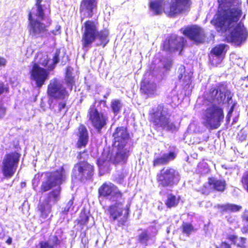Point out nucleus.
<instances>
[{
    "mask_svg": "<svg viewBox=\"0 0 248 248\" xmlns=\"http://www.w3.org/2000/svg\"><path fill=\"white\" fill-rule=\"evenodd\" d=\"M74 198L72 197L68 202H67L63 207L62 208L61 213L63 215H67L70 210L73 209Z\"/></svg>",
    "mask_w": 248,
    "mask_h": 248,
    "instance_id": "41",
    "label": "nucleus"
},
{
    "mask_svg": "<svg viewBox=\"0 0 248 248\" xmlns=\"http://www.w3.org/2000/svg\"><path fill=\"white\" fill-rule=\"evenodd\" d=\"M181 229L182 232L187 236H189L192 232L196 231L192 224L188 222H183L181 226Z\"/></svg>",
    "mask_w": 248,
    "mask_h": 248,
    "instance_id": "36",
    "label": "nucleus"
},
{
    "mask_svg": "<svg viewBox=\"0 0 248 248\" xmlns=\"http://www.w3.org/2000/svg\"><path fill=\"white\" fill-rule=\"evenodd\" d=\"M26 185V183L25 182H22L20 183V187L21 188H24V187H25Z\"/></svg>",
    "mask_w": 248,
    "mask_h": 248,
    "instance_id": "58",
    "label": "nucleus"
},
{
    "mask_svg": "<svg viewBox=\"0 0 248 248\" xmlns=\"http://www.w3.org/2000/svg\"><path fill=\"white\" fill-rule=\"evenodd\" d=\"M51 243L48 241H41L39 243V248H56L60 247L62 239L57 235L52 236Z\"/></svg>",
    "mask_w": 248,
    "mask_h": 248,
    "instance_id": "27",
    "label": "nucleus"
},
{
    "mask_svg": "<svg viewBox=\"0 0 248 248\" xmlns=\"http://www.w3.org/2000/svg\"><path fill=\"white\" fill-rule=\"evenodd\" d=\"M210 99L220 104L223 103L227 97V102H229L232 99L231 92L227 89V85L224 82H220L217 85L216 88H212L209 91Z\"/></svg>",
    "mask_w": 248,
    "mask_h": 248,
    "instance_id": "12",
    "label": "nucleus"
},
{
    "mask_svg": "<svg viewBox=\"0 0 248 248\" xmlns=\"http://www.w3.org/2000/svg\"><path fill=\"white\" fill-rule=\"evenodd\" d=\"M207 184L213 191L221 193L223 192L227 187V183L224 179H217L215 177H209Z\"/></svg>",
    "mask_w": 248,
    "mask_h": 248,
    "instance_id": "26",
    "label": "nucleus"
},
{
    "mask_svg": "<svg viewBox=\"0 0 248 248\" xmlns=\"http://www.w3.org/2000/svg\"><path fill=\"white\" fill-rule=\"evenodd\" d=\"M177 153L175 151H170L165 153L161 156L155 157L153 161V166L156 167L160 165L168 164L170 161L174 160L176 157Z\"/></svg>",
    "mask_w": 248,
    "mask_h": 248,
    "instance_id": "24",
    "label": "nucleus"
},
{
    "mask_svg": "<svg viewBox=\"0 0 248 248\" xmlns=\"http://www.w3.org/2000/svg\"><path fill=\"white\" fill-rule=\"evenodd\" d=\"M217 207L219 210L220 212L221 213L229 212V203L226 204H218Z\"/></svg>",
    "mask_w": 248,
    "mask_h": 248,
    "instance_id": "45",
    "label": "nucleus"
},
{
    "mask_svg": "<svg viewBox=\"0 0 248 248\" xmlns=\"http://www.w3.org/2000/svg\"><path fill=\"white\" fill-rule=\"evenodd\" d=\"M6 59L0 56V66H4L6 64Z\"/></svg>",
    "mask_w": 248,
    "mask_h": 248,
    "instance_id": "54",
    "label": "nucleus"
},
{
    "mask_svg": "<svg viewBox=\"0 0 248 248\" xmlns=\"http://www.w3.org/2000/svg\"><path fill=\"white\" fill-rule=\"evenodd\" d=\"M80 152H81L82 154H87L88 152V150H87V149H85L82 151H80Z\"/></svg>",
    "mask_w": 248,
    "mask_h": 248,
    "instance_id": "60",
    "label": "nucleus"
},
{
    "mask_svg": "<svg viewBox=\"0 0 248 248\" xmlns=\"http://www.w3.org/2000/svg\"><path fill=\"white\" fill-rule=\"evenodd\" d=\"M206 114L203 118V125L211 130L218 128L224 118L223 108L216 104H213L206 109Z\"/></svg>",
    "mask_w": 248,
    "mask_h": 248,
    "instance_id": "8",
    "label": "nucleus"
},
{
    "mask_svg": "<svg viewBox=\"0 0 248 248\" xmlns=\"http://www.w3.org/2000/svg\"><path fill=\"white\" fill-rule=\"evenodd\" d=\"M170 115L168 108L164 104H160L149 113V121L156 130L160 129L168 131L177 130L176 125L169 118Z\"/></svg>",
    "mask_w": 248,
    "mask_h": 248,
    "instance_id": "4",
    "label": "nucleus"
},
{
    "mask_svg": "<svg viewBox=\"0 0 248 248\" xmlns=\"http://www.w3.org/2000/svg\"><path fill=\"white\" fill-rule=\"evenodd\" d=\"M72 69L70 67H67L66 68V72L65 77L72 76Z\"/></svg>",
    "mask_w": 248,
    "mask_h": 248,
    "instance_id": "50",
    "label": "nucleus"
},
{
    "mask_svg": "<svg viewBox=\"0 0 248 248\" xmlns=\"http://www.w3.org/2000/svg\"><path fill=\"white\" fill-rule=\"evenodd\" d=\"M226 238L237 248H247V239L245 237L241 236L238 238L235 234H229L227 236Z\"/></svg>",
    "mask_w": 248,
    "mask_h": 248,
    "instance_id": "28",
    "label": "nucleus"
},
{
    "mask_svg": "<svg viewBox=\"0 0 248 248\" xmlns=\"http://www.w3.org/2000/svg\"><path fill=\"white\" fill-rule=\"evenodd\" d=\"M20 154L16 151L6 153L2 161L1 170L3 176L9 179L16 172Z\"/></svg>",
    "mask_w": 248,
    "mask_h": 248,
    "instance_id": "10",
    "label": "nucleus"
},
{
    "mask_svg": "<svg viewBox=\"0 0 248 248\" xmlns=\"http://www.w3.org/2000/svg\"><path fill=\"white\" fill-rule=\"evenodd\" d=\"M97 0H81L79 7L81 19L92 18L97 9Z\"/></svg>",
    "mask_w": 248,
    "mask_h": 248,
    "instance_id": "18",
    "label": "nucleus"
},
{
    "mask_svg": "<svg viewBox=\"0 0 248 248\" xmlns=\"http://www.w3.org/2000/svg\"><path fill=\"white\" fill-rule=\"evenodd\" d=\"M226 46L227 45L224 44L216 45L210 52L211 57L223 58L226 53L225 49Z\"/></svg>",
    "mask_w": 248,
    "mask_h": 248,
    "instance_id": "31",
    "label": "nucleus"
},
{
    "mask_svg": "<svg viewBox=\"0 0 248 248\" xmlns=\"http://www.w3.org/2000/svg\"><path fill=\"white\" fill-rule=\"evenodd\" d=\"M65 80L67 86L69 87L70 90H72L75 84L74 77L73 76L65 77Z\"/></svg>",
    "mask_w": 248,
    "mask_h": 248,
    "instance_id": "43",
    "label": "nucleus"
},
{
    "mask_svg": "<svg viewBox=\"0 0 248 248\" xmlns=\"http://www.w3.org/2000/svg\"><path fill=\"white\" fill-rule=\"evenodd\" d=\"M233 111V106H232L228 112L227 115V120L228 121H230V118L232 116V113Z\"/></svg>",
    "mask_w": 248,
    "mask_h": 248,
    "instance_id": "51",
    "label": "nucleus"
},
{
    "mask_svg": "<svg viewBox=\"0 0 248 248\" xmlns=\"http://www.w3.org/2000/svg\"><path fill=\"white\" fill-rule=\"evenodd\" d=\"M81 177L91 178L93 173L94 167L87 161H80L74 165Z\"/></svg>",
    "mask_w": 248,
    "mask_h": 248,
    "instance_id": "22",
    "label": "nucleus"
},
{
    "mask_svg": "<svg viewBox=\"0 0 248 248\" xmlns=\"http://www.w3.org/2000/svg\"><path fill=\"white\" fill-rule=\"evenodd\" d=\"M242 208V207L241 205L229 203V212H237L241 210Z\"/></svg>",
    "mask_w": 248,
    "mask_h": 248,
    "instance_id": "44",
    "label": "nucleus"
},
{
    "mask_svg": "<svg viewBox=\"0 0 248 248\" xmlns=\"http://www.w3.org/2000/svg\"><path fill=\"white\" fill-rule=\"evenodd\" d=\"M9 91V87L5 86L3 82L0 81V95L3 93H8Z\"/></svg>",
    "mask_w": 248,
    "mask_h": 248,
    "instance_id": "46",
    "label": "nucleus"
},
{
    "mask_svg": "<svg viewBox=\"0 0 248 248\" xmlns=\"http://www.w3.org/2000/svg\"><path fill=\"white\" fill-rule=\"evenodd\" d=\"M125 177V175L124 173L119 174L117 177L119 180H122Z\"/></svg>",
    "mask_w": 248,
    "mask_h": 248,
    "instance_id": "56",
    "label": "nucleus"
},
{
    "mask_svg": "<svg viewBox=\"0 0 248 248\" xmlns=\"http://www.w3.org/2000/svg\"><path fill=\"white\" fill-rule=\"evenodd\" d=\"M240 182L243 187L248 192V170L244 172L241 178Z\"/></svg>",
    "mask_w": 248,
    "mask_h": 248,
    "instance_id": "42",
    "label": "nucleus"
},
{
    "mask_svg": "<svg viewBox=\"0 0 248 248\" xmlns=\"http://www.w3.org/2000/svg\"><path fill=\"white\" fill-rule=\"evenodd\" d=\"M216 248H232L231 245L226 241H221L219 246H216Z\"/></svg>",
    "mask_w": 248,
    "mask_h": 248,
    "instance_id": "47",
    "label": "nucleus"
},
{
    "mask_svg": "<svg viewBox=\"0 0 248 248\" xmlns=\"http://www.w3.org/2000/svg\"><path fill=\"white\" fill-rule=\"evenodd\" d=\"M6 108L2 104L0 105V120L2 119L5 116L6 112Z\"/></svg>",
    "mask_w": 248,
    "mask_h": 248,
    "instance_id": "48",
    "label": "nucleus"
},
{
    "mask_svg": "<svg viewBox=\"0 0 248 248\" xmlns=\"http://www.w3.org/2000/svg\"><path fill=\"white\" fill-rule=\"evenodd\" d=\"M122 202H116L109 205L105 210L112 222L117 221V225L123 227L126 224L130 214V205H126L124 208L120 207L123 205Z\"/></svg>",
    "mask_w": 248,
    "mask_h": 248,
    "instance_id": "5",
    "label": "nucleus"
},
{
    "mask_svg": "<svg viewBox=\"0 0 248 248\" xmlns=\"http://www.w3.org/2000/svg\"><path fill=\"white\" fill-rule=\"evenodd\" d=\"M140 94L146 98L153 97L157 94V86L154 82L144 78L140 82Z\"/></svg>",
    "mask_w": 248,
    "mask_h": 248,
    "instance_id": "20",
    "label": "nucleus"
},
{
    "mask_svg": "<svg viewBox=\"0 0 248 248\" xmlns=\"http://www.w3.org/2000/svg\"><path fill=\"white\" fill-rule=\"evenodd\" d=\"M171 65H172L171 62H168L164 64L163 68L166 69L167 70H169L171 68Z\"/></svg>",
    "mask_w": 248,
    "mask_h": 248,
    "instance_id": "52",
    "label": "nucleus"
},
{
    "mask_svg": "<svg viewBox=\"0 0 248 248\" xmlns=\"http://www.w3.org/2000/svg\"><path fill=\"white\" fill-rule=\"evenodd\" d=\"M12 242V239L11 237H9V238L7 239L6 243L8 245H11Z\"/></svg>",
    "mask_w": 248,
    "mask_h": 248,
    "instance_id": "57",
    "label": "nucleus"
},
{
    "mask_svg": "<svg viewBox=\"0 0 248 248\" xmlns=\"http://www.w3.org/2000/svg\"><path fill=\"white\" fill-rule=\"evenodd\" d=\"M191 5L190 0H154L149 3V9L155 16L163 12L169 17H175L187 10Z\"/></svg>",
    "mask_w": 248,
    "mask_h": 248,
    "instance_id": "3",
    "label": "nucleus"
},
{
    "mask_svg": "<svg viewBox=\"0 0 248 248\" xmlns=\"http://www.w3.org/2000/svg\"><path fill=\"white\" fill-rule=\"evenodd\" d=\"M182 33L197 44H202L205 41L206 35L203 29L197 25L185 27L182 30Z\"/></svg>",
    "mask_w": 248,
    "mask_h": 248,
    "instance_id": "14",
    "label": "nucleus"
},
{
    "mask_svg": "<svg viewBox=\"0 0 248 248\" xmlns=\"http://www.w3.org/2000/svg\"><path fill=\"white\" fill-rule=\"evenodd\" d=\"M37 211L40 213V217L46 219L51 212V205L45 201L39 202L37 206Z\"/></svg>",
    "mask_w": 248,
    "mask_h": 248,
    "instance_id": "29",
    "label": "nucleus"
},
{
    "mask_svg": "<svg viewBox=\"0 0 248 248\" xmlns=\"http://www.w3.org/2000/svg\"><path fill=\"white\" fill-rule=\"evenodd\" d=\"M86 155H87V157L89 156V155L88 154H87Z\"/></svg>",
    "mask_w": 248,
    "mask_h": 248,
    "instance_id": "62",
    "label": "nucleus"
},
{
    "mask_svg": "<svg viewBox=\"0 0 248 248\" xmlns=\"http://www.w3.org/2000/svg\"><path fill=\"white\" fill-rule=\"evenodd\" d=\"M209 170L207 163L204 162L199 163L197 168V171L200 174H204L207 173L209 171Z\"/></svg>",
    "mask_w": 248,
    "mask_h": 248,
    "instance_id": "40",
    "label": "nucleus"
},
{
    "mask_svg": "<svg viewBox=\"0 0 248 248\" xmlns=\"http://www.w3.org/2000/svg\"><path fill=\"white\" fill-rule=\"evenodd\" d=\"M94 102L89 107L87 111V118L92 126L99 134H101L102 129L105 127L108 121V113L105 111H99Z\"/></svg>",
    "mask_w": 248,
    "mask_h": 248,
    "instance_id": "6",
    "label": "nucleus"
},
{
    "mask_svg": "<svg viewBox=\"0 0 248 248\" xmlns=\"http://www.w3.org/2000/svg\"><path fill=\"white\" fill-rule=\"evenodd\" d=\"M186 67L183 65H181L177 70L178 78L179 80L183 81L186 85L191 83L192 75L189 73L186 74Z\"/></svg>",
    "mask_w": 248,
    "mask_h": 248,
    "instance_id": "30",
    "label": "nucleus"
},
{
    "mask_svg": "<svg viewBox=\"0 0 248 248\" xmlns=\"http://www.w3.org/2000/svg\"><path fill=\"white\" fill-rule=\"evenodd\" d=\"M110 107L112 111L115 115L119 114L122 108L121 101L119 99L113 100L111 102Z\"/></svg>",
    "mask_w": 248,
    "mask_h": 248,
    "instance_id": "37",
    "label": "nucleus"
},
{
    "mask_svg": "<svg viewBox=\"0 0 248 248\" xmlns=\"http://www.w3.org/2000/svg\"><path fill=\"white\" fill-rule=\"evenodd\" d=\"M49 70L38 65V63H33L30 71L31 78L35 81L36 86L40 88L49 78Z\"/></svg>",
    "mask_w": 248,
    "mask_h": 248,
    "instance_id": "16",
    "label": "nucleus"
},
{
    "mask_svg": "<svg viewBox=\"0 0 248 248\" xmlns=\"http://www.w3.org/2000/svg\"><path fill=\"white\" fill-rule=\"evenodd\" d=\"M113 144L115 145H126L127 140L130 138V134L126 126L117 127L112 134Z\"/></svg>",
    "mask_w": 248,
    "mask_h": 248,
    "instance_id": "19",
    "label": "nucleus"
},
{
    "mask_svg": "<svg viewBox=\"0 0 248 248\" xmlns=\"http://www.w3.org/2000/svg\"><path fill=\"white\" fill-rule=\"evenodd\" d=\"M66 106V102H60L58 103V110L59 111H61L62 109L65 108Z\"/></svg>",
    "mask_w": 248,
    "mask_h": 248,
    "instance_id": "49",
    "label": "nucleus"
},
{
    "mask_svg": "<svg viewBox=\"0 0 248 248\" xmlns=\"http://www.w3.org/2000/svg\"><path fill=\"white\" fill-rule=\"evenodd\" d=\"M98 197L108 198L122 199L123 193L119 190L118 187L112 183L105 182L98 189Z\"/></svg>",
    "mask_w": 248,
    "mask_h": 248,
    "instance_id": "17",
    "label": "nucleus"
},
{
    "mask_svg": "<svg viewBox=\"0 0 248 248\" xmlns=\"http://www.w3.org/2000/svg\"><path fill=\"white\" fill-rule=\"evenodd\" d=\"M241 232L244 234H248V225H245L241 229Z\"/></svg>",
    "mask_w": 248,
    "mask_h": 248,
    "instance_id": "53",
    "label": "nucleus"
},
{
    "mask_svg": "<svg viewBox=\"0 0 248 248\" xmlns=\"http://www.w3.org/2000/svg\"><path fill=\"white\" fill-rule=\"evenodd\" d=\"M126 145H117V151L112 158L114 164H125L126 163L130 155V150L125 148Z\"/></svg>",
    "mask_w": 248,
    "mask_h": 248,
    "instance_id": "21",
    "label": "nucleus"
},
{
    "mask_svg": "<svg viewBox=\"0 0 248 248\" xmlns=\"http://www.w3.org/2000/svg\"><path fill=\"white\" fill-rule=\"evenodd\" d=\"M51 0H35V5L36 7V16L41 20L45 18V11L50 12Z\"/></svg>",
    "mask_w": 248,
    "mask_h": 248,
    "instance_id": "25",
    "label": "nucleus"
},
{
    "mask_svg": "<svg viewBox=\"0 0 248 248\" xmlns=\"http://www.w3.org/2000/svg\"><path fill=\"white\" fill-rule=\"evenodd\" d=\"M82 155H83V154H82L81 152H80V151L78 152L77 154V158L78 160L84 159L85 157H84Z\"/></svg>",
    "mask_w": 248,
    "mask_h": 248,
    "instance_id": "55",
    "label": "nucleus"
},
{
    "mask_svg": "<svg viewBox=\"0 0 248 248\" xmlns=\"http://www.w3.org/2000/svg\"><path fill=\"white\" fill-rule=\"evenodd\" d=\"M46 180L43 181L40 186V192L44 193L53 187L60 186L65 179V170L63 167L53 171L45 172Z\"/></svg>",
    "mask_w": 248,
    "mask_h": 248,
    "instance_id": "9",
    "label": "nucleus"
},
{
    "mask_svg": "<svg viewBox=\"0 0 248 248\" xmlns=\"http://www.w3.org/2000/svg\"><path fill=\"white\" fill-rule=\"evenodd\" d=\"M34 60L35 62L33 63H38V65H41L46 68L49 62L48 56L43 54L42 52L37 53Z\"/></svg>",
    "mask_w": 248,
    "mask_h": 248,
    "instance_id": "34",
    "label": "nucleus"
},
{
    "mask_svg": "<svg viewBox=\"0 0 248 248\" xmlns=\"http://www.w3.org/2000/svg\"><path fill=\"white\" fill-rule=\"evenodd\" d=\"M89 217L85 209H82L79 214V218L76 220L77 224L81 228L87 225L89 221Z\"/></svg>",
    "mask_w": 248,
    "mask_h": 248,
    "instance_id": "35",
    "label": "nucleus"
},
{
    "mask_svg": "<svg viewBox=\"0 0 248 248\" xmlns=\"http://www.w3.org/2000/svg\"><path fill=\"white\" fill-rule=\"evenodd\" d=\"M156 180L159 187H172L179 183L180 174L173 168L164 167L157 173Z\"/></svg>",
    "mask_w": 248,
    "mask_h": 248,
    "instance_id": "7",
    "label": "nucleus"
},
{
    "mask_svg": "<svg viewBox=\"0 0 248 248\" xmlns=\"http://www.w3.org/2000/svg\"><path fill=\"white\" fill-rule=\"evenodd\" d=\"M102 103H103L104 104H105L106 103V101L105 100H101L99 102V104H101Z\"/></svg>",
    "mask_w": 248,
    "mask_h": 248,
    "instance_id": "59",
    "label": "nucleus"
},
{
    "mask_svg": "<svg viewBox=\"0 0 248 248\" xmlns=\"http://www.w3.org/2000/svg\"><path fill=\"white\" fill-rule=\"evenodd\" d=\"M28 31L32 38L43 37L47 31V26L39 20L35 19L31 11L28 13Z\"/></svg>",
    "mask_w": 248,
    "mask_h": 248,
    "instance_id": "13",
    "label": "nucleus"
},
{
    "mask_svg": "<svg viewBox=\"0 0 248 248\" xmlns=\"http://www.w3.org/2000/svg\"><path fill=\"white\" fill-rule=\"evenodd\" d=\"M61 53L60 48L56 50L52 58V63L48 65L47 70L52 71L55 67V65L59 62V57Z\"/></svg>",
    "mask_w": 248,
    "mask_h": 248,
    "instance_id": "38",
    "label": "nucleus"
},
{
    "mask_svg": "<svg viewBox=\"0 0 248 248\" xmlns=\"http://www.w3.org/2000/svg\"><path fill=\"white\" fill-rule=\"evenodd\" d=\"M181 200V197H176L172 193L168 194L165 201V204L168 208H174L178 206Z\"/></svg>",
    "mask_w": 248,
    "mask_h": 248,
    "instance_id": "32",
    "label": "nucleus"
},
{
    "mask_svg": "<svg viewBox=\"0 0 248 248\" xmlns=\"http://www.w3.org/2000/svg\"><path fill=\"white\" fill-rule=\"evenodd\" d=\"M47 94L50 98L55 100H64L68 98L69 93L57 78L51 79L47 86Z\"/></svg>",
    "mask_w": 248,
    "mask_h": 248,
    "instance_id": "11",
    "label": "nucleus"
},
{
    "mask_svg": "<svg viewBox=\"0 0 248 248\" xmlns=\"http://www.w3.org/2000/svg\"><path fill=\"white\" fill-rule=\"evenodd\" d=\"M78 140L76 142V147L78 149L85 148L87 145L89 136L88 130L86 126L80 124L78 128Z\"/></svg>",
    "mask_w": 248,
    "mask_h": 248,
    "instance_id": "23",
    "label": "nucleus"
},
{
    "mask_svg": "<svg viewBox=\"0 0 248 248\" xmlns=\"http://www.w3.org/2000/svg\"><path fill=\"white\" fill-rule=\"evenodd\" d=\"M151 236L147 230H144L138 236V241L141 243L147 245V242L151 239Z\"/></svg>",
    "mask_w": 248,
    "mask_h": 248,
    "instance_id": "39",
    "label": "nucleus"
},
{
    "mask_svg": "<svg viewBox=\"0 0 248 248\" xmlns=\"http://www.w3.org/2000/svg\"><path fill=\"white\" fill-rule=\"evenodd\" d=\"M218 7L211 20L217 32H226L224 40L237 46L241 45L247 39L248 32L241 23H237L242 15V10L239 7L226 8L230 5V0H218Z\"/></svg>",
    "mask_w": 248,
    "mask_h": 248,
    "instance_id": "1",
    "label": "nucleus"
},
{
    "mask_svg": "<svg viewBox=\"0 0 248 248\" xmlns=\"http://www.w3.org/2000/svg\"><path fill=\"white\" fill-rule=\"evenodd\" d=\"M61 194V188L54 189L50 191L47 195L46 199L44 201L46 202L50 203L51 201L54 202H57L59 200Z\"/></svg>",
    "mask_w": 248,
    "mask_h": 248,
    "instance_id": "33",
    "label": "nucleus"
},
{
    "mask_svg": "<svg viewBox=\"0 0 248 248\" xmlns=\"http://www.w3.org/2000/svg\"><path fill=\"white\" fill-rule=\"evenodd\" d=\"M186 40L183 36L174 35L166 40L162 46V50L166 52H172L176 51L181 52L186 46Z\"/></svg>",
    "mask_w": 248,
    "mask_h": 248,
    "instance_id": "15",
    "label": "nucleus"
},
{
    "mask_svg": "<svg viewBox=\"0 0 248 248\" xmlns=\"http://www.w3.org/2000/svg\"><path fill=\"white\" fill-rule=\"evenodd\" d=\"M244 220H245L246 222H248V216L245 217H244Z\"/></svg>",
    "mask_w": 248,
    "mask_h": 248,
    "instance_id": "61",
    "label": "nucleus"
},
{
    "mask_svg": "<svg viewBox=\"0 0 248 248\" xmlns=\"http://www.w3.org/2000/svg\"><path fill=\"white\" fill-rule=\"evenodd\" d=\"M82 36L81 43L82 48L87 51L91 47L93 42L97 41L96 46L104 47L109 41V31L107 29L99 30L97 21L88 19L81 27Z\"/></svg>",
    "mask_w": 248,
    "mask_h": 248,
    "instance_id": "2",
    "label": "nucleus"
}]
</instances>
